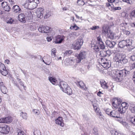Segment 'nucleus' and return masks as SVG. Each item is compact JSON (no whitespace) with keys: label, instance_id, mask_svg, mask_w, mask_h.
Instances as JSON below:
<instances>
[{"label":"nucleus","instance_id":"nucleus-1","mask_svg":"<svg viewBox=\"0 0 135 135\" xmlns=\"http://www.w3.org/2000/svg\"><path fill=\"white\" fill-rule=\"evenodd\" d=\"M39 3V0H27L23 5L27 9L32 10L35 8Z\"/></svg>","mask_w":135,"mask_h":135},{"label":"nucleus","instance_id":"nucleus-2","mask_svg":"<svg viewBox=\"0 0 135 135\" xmlns=\"http://www.w3.org/2000/svg\"><path fill=\"white\" fill-rule=\"evenodd\" d=\"M129 73V71L125 69L120 70H116L114 71V73L117 76L119 81H120L123 78L128 75Z\"/></svg>","mask_w":135,"mask_h":135},{"label":"nucleus","instance_id":"nucleus-3","mask_svg":"<svg viewBox=\"0 0 135 135\" xmlns=\"http://www.w3.org/2000/svg\"><path fill=\"white\" fill-rule=\"evenodd\" d=\"M132 46V42L131 40L128 39L126 40H122L119 42L118 47L123 48L125 47Z\"/></svg>","mask_w":135,"mask_h":135},{"label":"nucleus","instance_id":"nucleus-4","mask_svg":"<svg viewBox=\"0 0 135 135\" xmlns=\"http://www.w3.org/2000/svg\"><path fill=\"white\" fill-rule=\"evenodd\" d=\"M86 52L84 51H81L79 54H76L75 55L76 57V61L77 63H79L81 60L85 59L86 57Z\"/></svg>","mask_w":135,"mask_h":135},{"label":"nucleus","instance_id":"nucleus-5","mask_svg":"<svg viewBox=\"0 0 135 135\" xmlns=\"http://www.w3.org/2000/svg\"><path fill=\"white\" fill-rule=\"evenodd\" d=\"M10 131L9 126L6 125H0V132L3 134H7Z\"/></svg>","mask_w":135,"mask_h":135},{"label":"nucleus","instance_id":"nucleus-6","mask_svg":"<svg viewBox=\"0 0 135 135\" xmlns=\"http://www.w3.org/2000/svg\"><path fill=\"white\" fill-rule=\"evenodd\" d=\"M83 43V40L81 39H78L73 44V46L75 49H79L82 45Z\"/></svg>","mask_w":135,"mask_h":135},{"label":"nucleus","instance_id":"nucleus-7","mask_svg":"<svg viewBox=\"0 0 135 135\" xmlns=\"http://www.w3.org/2000/svg\"><path fill=\"white\" fill-rule=\"evenodd\" d=\"M112 103L113 106L115 108H118L120 104L122 102V100L120 98H117L113 99Z\"/></svg>","mask_w":135,"mask_h":135},{"label":"nucleus","instance_id":"nucleus-8","mask_svg":"<svg viewBox=\"0 0 135 135\" xmlns=\"http://www.w3.org/2000/svg\"><path fill=\"white\" fill-rule=\"evenodd\" d=\"M97 44H98L100 49H104L105 48L104 44L102 41L101 37L99 36L97 38Z\"/></svg>","mask_w":135,"mask_h":135},{"label":"nucleus","instance_id":"nucleus-9","mask_svg":"<svg viewBox=\"0 0 135 135\" xmlns=\"http://www.w3.org/2000/svg\"><path fill=\"white\" fill-rule=\"evenodd\" d=\"M0 72L2 74L6 76L8 74V72L6 70L5 65L0 62Z\"/></svg>","mask_w":135,"mask_h":135},{"label":"nucleus","instance_id":"nucleus-10","mask_svg":"<svg viewBox=\"0 0 135 135\" xmlns=\"http://www.w3.org/2000/svg\"><path fill=\"white\" fill-rule=\"evenodd\" d=\"M44 9L41 8H38L37 9L36 11L37 16L38 18L41 19L42 18L43 16V13Z\"/></svg>","mask_w":135,"mask_h":135},{"label":"nucleus","instance_id":"nucleus-11","mask_svg":"<svg viewBox=\"0 0 135 135\" xmlns=\"http://www.w3.org/2000/svg\"><path fill=\"white\" fill-rule=\"evenodd\" d=\"M64 38L63 36L58 35L55 37L54 42L55 44H60L64 40Z\"/></svg>","mask_w":135,"mask_h":135},{"label":"nucleus","instance_id":"nucleus-12","mask_svg":"<svg viewBox=\"0 0 135 135\" xmlns=\"http://www.w3.org/2000/svg\"><path fill=\"white\" fill-rule=\"evenodd\" d=\"M2 6L5 11L9 12L10 11V8L6 2H3L1 4Z\"/></svg>","mask_w":135,"mask_h":135},{"label":"nucleus","instance_id":"nucleus-13","mask_svg":"<svg viewBox=\"0 0 135 135\" xmlns=\"http://www.w3.org/2000/svg\"><path fill=\"white\" fill-rule=\"evenodd\" d=\"M59 86L64 92L68 86L67 83L64 81H61L60 83Z\"/></svg>","mask_w":135,"mask_h":135},{"label":"nucleus","instance_id":"nucleus-14","mask_svg":"<svg viewBox=\"0 0 135 135\" xmlns=\"http://www.w3.org/2000/svg\"><path fill=\"white\" fill-rule=\"evenodd\" d=\"M122 58V55H120L119 54H117L115 55L114 59L116 62L119 63Z\"/></svg>","mask_w":135,"mask_h":135},{"label":"nucleus","instance_id":"nucleus-15","mask_svg":"<svg viewBox=\"0 0 135 135\" xmlns=\"http://www.w3.org/2000/svg\"><path fill=\"white\" fill-rule=\"evenodd\" d=\"M12 8L13 11L15 13H18L21 12L22 11L21 8H20L19 6L17 5L14 6Z\"/></svg>","mask_w":135,"mask_h":135},{"label":"nucleus","instance_id":"nucleus-16","mask_svg":"<svg viewBox=\"0 0 135 135\" xmlns=\"http://www.w3.org/2000/svg\"><path fill=\"white\" fill-rule=\"evenodd\" d=\"M76 84L78 86H79L82 89L84 90L86 89L85 85L82 81H78Z\"/></svg>","mask_w":135,"mask_h":135},{"label":"nucleus","instance_id":"nucleus-17","mask_svg":"<svg viewBox=\"0 0 135 135\" xmlns=\"http://www.w3.org/2000/svg\"><path fill=\"white\" fill-rule=\"evenodd\" d=\"M26 16L23 13H21L18 15V20L19 21L23 23H25Z\"/></svg>","mask_w":135,"mask_h":135},{"label":"nucleus","instance_id":"nucleus-18","mask_svg":"<svg viewBox=\"0 0 135 135\" xmlns=\"http://www.w3.org/2000/svg\"><path fill=\"white\" fill-rule=\"evenodd\" d=\"M56 123V124L60 125L61 126L63 127L64 124L63 123L62 118V117H58L55 120Z\"/></svg>","mask_w":135,"mask_h":135},{"label":"nucleus","instance_id":"nucleus-19","mask_svg":"<svg viewBox=\"0 0 135 135\" xmlns=\"http://www.w3.org/2000/svg\"><path fill=\"white\" fill-rule=\"evenodd\" d=\"M106 45L109 47H113L115 45V42L114 41H110L109 40H107L105 42Z\"/></svg>","mask_w":135,"mask_h":135},{"label":"nucleus","instance_id":"nucleus-20","mask_svg":"<svg viewBox=\"0 0 135 135\" xmlns=\"http://www.w3.org/2000/svg\"><path fill=\"white\" fill-rule=\"evenodd\" d=\"M93 106L94 110L98 114H99L100 116H101V113L99 110V109L98 108L97 105L96 104L93 103V101L91 102Z\"/></svg>","mask_w":135,"mask_h":135},{"label":"nucleus","instance_id":"nucleus-21","mask_svg":"<svg viewBox=\"0 0 135 135\" xmlns=\"http://www.w3.org/2000/svg\"><path fill=\"white\" fill-rule=\"evenodd\" d=\"M44 58L46 62L45 64L46 65H49L51 63L52 60L50 57L49 56H45L44 57Z\"/></svg>","mask_w":135,"mask_h":135},{"label":"nucleus","instance_id":"nucleus-22","mask_svg":"<svg viewBox=\"0 0 135 135\" xmlns=\"http://www.w3.org/2000/svg\"><path fill=\"white\" fill-rule=\"evenodd\" d=\"M109 116L112 117L118 118V113L115 110H112Z\"/></svg>","mask_w":135,"mask_h":135},{"label":"nucleus","instance_id":"nucleus-23","mask_svg":"<svg viewBox=\"0 0 135 135\" xmlns=\"http://www.w3.org/2000/svg\"><path fill=\"white\" fill-rule=\"evenodd\" d=\"M101 86L104 89H107L108 88L107 83L103 80H101L100 81Z\"/></svg>","mask_w":135,"mask_h":135},{"label":"nucleus","instance_id":"nucleus-24","mask_svg":"<svg viewBox=\"0 0 135 135\" xmlns=\"http://www.w3.org/2000/svg\"><path fill=\"white\" fill-rule=\"evenodd\" d=\"M64 92L69 95L72 94L73 93L72 89L69 86H68L65 90H64Z\"/></svg>","mask_w":135,"mask_h":135},{"label":"nucleus","instance_id":"nucleus-25","mask_svg":"<svg viewBox=\"0 0 135 135\" xmlns=\"http://www.w3.org/2000/svg\"><path fill=\"white\" fill-rule=\"evenodd\" d=\"M49 80L52 84L55 85H57V80L56 78L51 77H49Z\"/></svg>","mask_w":135,"mask_h":135},{"label":"nucleus","instance_id":"nucleus-26","mask_svg":"<svg viewBox=\"0 0 135 135\" xmlns=\"http://www.w3.org/2000/svg\"><path fill=\"white\" fill-rule=\"evenodd\" d=\"M37 25L35 23L31 24L29 25V28L31 30H34L37 28Z\"/></svg>","mask_w":135,"mask_h":135},{"label":"nucleus","instance_id":"nucleus-27","mask_svg":"<svg viewBox=\"0 0 135 135\" xmlns=\"http://www.w3.org/2000/svg\"><path fill=\"white\" fill-rule=\"evenodd\" d=\"M108 28L105 26H104L102 27V32L105 34H107L109 32Z\"/></svg>","mask_w":135,"mask_h":135},{"label":"nucleus","instance_id":"nucleus-28","mask_svg":"<svg viewBox=\"0 0 135 135\" xmlns=\"http://www.w3.org/2000/svg\"><path fill=\"white\" fill-rule=\"evenodd\" d=\"M107 37L111 39H113L114 38V34L112 31H109V32L107 34Z\"/></svg>","mask_w":135,"mask_h":135},{"label":"nucleus","instance_id":"nucleus-29","mask_svg":"<svg viewBox=\"0 0 135 135\" xmlns=\"http://www.w3.org/2000/svg\"><path fill=\"white\" fill-rule=\"evenodd\" d=\"M107 51L102 50L100 51V52L99 55L100 56L105 57L107 56Z\"/></svg>","mask_w":135,"mask_h":135},{"label":"nucleus","instance_id":"nucleus-30","mask_svg":"<svg viewBox=\"0 0 135 135\" xmlns=\"http://www.w3.org/2000/svg\"><path fill=\"white\" fill-rule=\"evenodd\" d=\"M5 123H9L11 122L12 121V118L10 116L4 118Z\"/></svg>","mask_w":135,"mask_h":135},{"label":"nucleus","instance_id":"nucleus-31","mask_svg":"<svg viewBox=\"0 0 135 135\" xmlns=\"http://www.w3.org/2000/svg\"><path fill=\"white\" fill-rule=\"evenodd\" d=\"M51 15V12L48 11H47L45 13L44 18H47L50 17Z\"/></svg>","mask_w":135,"mask_h":135},{"label":"nucleus","instance_id":"nucleus-32","mask_svg":"<svg viewBox=\"0 0 135 135\" xmlns=\"http://www.w3.org/2000/svg\"><path fill=\"white\" fill-rule=\"evenodd\" d=\"M117 118L118 119L117 120L120 123L122 124L123 125H125L126 124V123L123 121V119L122 117H121L120 118L118 116V117Z\"/></svg>","mask_w":135,"mask_h":135},{"label":"nucleus","instance_id":"nucleus-33","mask_svg":"<svg viewBox=\"0 0 135 135\" xmlns=\"http://www.w3.org/2000/svg\"><path fill=\"white\" fill-rule=\"evenodd\" d=\"M102 65L104 68H109L110 66V65H109L108 62H105L102 63Z\"/></svg>","mask_w":135,"mask_h":135},{"label":"nucleus","instance_id":"nucleus-34","mask_svg":"<svg viewBox=\"0 0 135 135\" xmlns=\"http://www.w3.org/2000/svg\"><path fill=\"white\" fill-rule=\"evenodd\" d=\"M52 28L48 26H44V33H48L50 32Z\"/></svg>","mask_w":135,"mask_h":135},{"label":"nucleus","instance_id":"nucleus-35","mask_svg":"<svg viewBox=\"0 0 135 135\" xmlns=\"http://www.w3.org/2000/svg\"><path fill=\"white\" fill-rule=\"evenodd\" d=\"M126 109L125 108H123L119 106V108L118 109V111L120 112V113L121 114L124 113L126 110Z\"/></svg>","mask_w":135,"mask_h":135},{"label":"nucleus","instance_id":"nucleus-36","mask_svg":"<svg viewBox=\"0 0 135 135\" xmlns=\"http://www.w3.org/2000/svg\"><path fill=\"white\" fill-rule=\"evenodd\" d=\"M135 105L134 104H130V107H129V110L132 113H134L135 112L134 107Z\"/></svg>","mask_w":135,"mask_h":135},{"label":"nucleus","instance_id":"nucleus-37","mask_svg":"<svg viewBox=\"0 0 135 135\" xmlns=\"http://www.w3.org/2000/svg\"><path fill=\"white\" fill-rule=\"evenodd\" d=\"M92 47H94L93 49L96 52H98L99 51V46L98 44L92 45Z\"/></svg>","mask_w":135,"mask_h":135},{"label":"nucleus","instance_id":"nucleus-38","mask_svg":"<svg viewBox=\"0 0 135 135\" xmlns=\"http://www.w3.org/2000/svg\"><path fill=\"white\" fill-rule=\"evenodd\" d=\"M128 104L125 102H123L121 104V105L120 107H122L123 108H125L126 109H127L128 107Z\"/></svg>","mask_w":135,"mask_h":135},{"label":"nucleus","instance_id":"nucleus-39","mask_svg":"<svg viewBox=\"0 0 135 135\" xmlns=\"http://www.w3.org/2000/svg\"><path fill=\"white\" fill-rule=\"evenodd\" d=\"M20 116L24 119L25 120L27 119V114L26 113H23V112H22L20 113Z\"/></svg>","mask_w":135,"mask_h":135},{"label":"nucleus","instance_id":"nucleus-40","mask_svg":"<svg viewBox=\"0 0 135 135\" xmlns=\"http://www.w3.org/2000/svg\"><path fill=\"white\" fill-rule=\"evenodd\" d=\"M129 120L131 124L134 125L135 124V116L133 117H131L129 118Z\"/></svg>","mask_w":135,"mask_h":135},{"label":"nucleus","instance_id":"nucleus-41","mask_svg":"<svg viewBox=\"0 0 135 135\" xmlns=\"http://www.w3.org/2000/svg\"><path fill=\"white\" fill-rule=\"evenodd\" d=\"M2 92L4 94H6L7 92V90L5 86H2L0 88Z\"/></svg>","mask_w":135,"mask_h":135},{"label":"nucleus","instance_id":"nucleus-42","mask_svg":"<svg viewBox=\"0 0 135 135\" xmlns=\"http://www.w3.org/2000/svg\"><path fill=\"white\" fill-rule=\"evenodd\" d=\"M69 65H71L74 66L76 64V62H75V60L71 59L69 60Z\"/></svg>","mask_w":135,"mask_h":135},{"label":"nucleus","instance_id":"nucleus-43","mask_svg":"<svg viewBox=\"0 0 135 135\" xmlns=\"http://www.w3.org/2000/svg\"><path fill=\"white\" fill-rule=\"evenodd\" d=\"M56 52V50L54 48L52 49L51 50V55L53 58L55 56Z\"/></svg>","mask_w":135,"mask_h":135},{"label":"nucleus","instance_id":"nucleus-44","mask_svg":"<svg viewBox=\"0 0 135 135\" xmlns=\"http://www.w3.org/2000/svg\"><path fill=\"white\" fill-rule=\"evenodd\" d=\"M135 15V10H134L132 11L130 13L129 16L132 19L133 18H134Z\"/></svg>","mask_w":135,"mask_h":135},{"label":"nucleus","instance_id":"nucleus-45","mask_svg":"<svg viewBox=\"0 0 135 135\" xmlns=\"http://www.w3.org/2000/svg\"><path fill=\"white\" fill-rule=\"evenodd\" d=\"M77 3L79 6H82L84 5L85 3L83 0H78Z\"/></svg>","mask_w":135,"mask_h":135},{"label":"nucleus","instance_id":"nucleus-46","mask_svg":"<svg viewBox=\"0 0 135 135\" xmlns=\"http://www.w3.org/2000/svg\"><path fill=\"white\" fill-rule=\"evenodd\" d=\"M44 26H40L38 28V31L42 33H44L45 32L44 31Z\"/></svg>","mask_w":135,"mask_h":135},{"label":"nucleus","instance_id":"nucleus-47","mask_svg":"<svg viewBox=\"0 0 135 135\" xmlns=\"http://www.w3.org/2000/svg\"><path fill=\"white\" fill-rule=\"evenodd\" d=\"M80 28L77 26L75 24L73 26H71L70 27V29H74L75 30H76L79 29Z\"/></svg>","mask_w":135,"mask_h":135},{"label":"nucleus","instance_id":"nucleus-48","mask_svg":"<svg viewBox=\"0 0 135 135\" xmlns=\"http://www.w3.org/2000/svg\"><path fill=\"white\" fill-rule=\"evenodd\" d=\"M26 18L27 19H28V20L29 21H30L32 20V16L31 13L30 12L28 13V16H27Z\"/></svg>","mask_w":135,"mask_h":135},{"label":"nucleus","instance_id":"nucleus-49","mask_svg":"<svg viewBox=\"0 0 135 135\" xmlns=\"http://www.w3.org/2000/svg\"><path fill=\"white\" fill-rule=\"evenodd\" d=\"M127 62L128 60L127 59L124 58L122 57L120 63H121V64H123L126 63Z\"/></svg>","mask_w":135,"mask_h":135},{"label":"nucleus","instance_id":"nucleus-50","mask_svg":"<svg viewBox=\"0 0 135 135\" xmlns=\"http://www.w3.org/2000/svg\"><path fill=\"white\" fill-rule=\"evenodd\" d=\"M72 53V52L71 50H67L64 53V55L65 56H68L70 55Z\"/></svg>","mask_w":135,"mask_h":135},{"label":"nucleus","instance_id":"nucleus-51","mask_svg":"<svg viewBox=\"0 0 135 135\" xmlns=\"http://www.w3.org/2000/svg\"><path fill=\"white\" fill-rule=\"evenodd\" d=\"M17 135H24V132L20 129H18L17 131Z\"/></svg>","mask_w":135,"mask_h":135},{"label":"nucleus","instance_id":"nucleus-52","mask_svg":"<svg viewBox=\"0 0 135 135\" xmlns=\"http://www.w3.org/2000/svg\"><path fill=\"white\" fill-rule=\"evenodd\" d=\"M121 9V7H113V8H112L111 10L112 11H114L116 10H120Z\"/></svg>","mask_w":135,"mask_h":135},{"label":"nucleus","instance_id":"nucleus-53","mask_svg":"<svg viewBox=\"0 0 135 135\" xmlns=\"http://www.w3.org/2000/svg\"><path fill=\"white\" fill-rule=\"evenodd\" d=\"M112 111V110L111 109H107L105 110V111L106 113L109 116L110 114L111 111Z\"/></svg>","mask_w":135,"mask_h":135},{"label":"nucleus","instance_id":"nucleus-54","mask_svg":"<svg viewBox=\"0 0 135 135\" xmlns=\"http://www.w3.org/2000/svg\"><path fill=\"white\" fill-rule=\"evenodd\" d=\"M34 135H41V133L39 130H36L34 132Z\"/></svg>","mask_w":135,"mask_h":135},{"label":"nucleus","instance_id":"nucleus-55","mask_svg":"<svg viewBox=\"0 0 135 135\" xmlns=\"http://www.w3.org/2000/svg\"><path fill=\"white\" fill-rule=\"evenodd\" d=\"M99 28V27L98 26H93L90 28V29L92 30H94Z\"/></svg>","mask_w":135,"mask_h":135},{"label":"nucleus","instance_id":"nucleus-56","mask_svg":"<svg viewBox=\"0 0 135 135\" xmlns=\"http://www.w3.org/2000/svg\"><path fill=\"white\" fill-rule=\"evenodd\" d=\"M123 31L124 33L126 35H128L130 33V32L129 31L126 30H123Z\"/></svg>","mask_w":135,"mask_h":135},{"label":"nucleus","instance_id":"nucleus-57","mask_svg":"<svg viewBox=\"0 0 135 135\" xmlns=\"http://www.w3.org/2000/svg\"><path fill=\"white\" fill-rule=\"evenodd\" d=\"M18 82L20 83V85H21L23 86L24 89H25V88H26V86H24V85L23 83V82H22V81L21 80V79L18 80Z\"/></svg>","mask_w":135,"mask_h":135},{"label":"nucleus","instance_id":"nucleus-58","mask_svg":"<svg viewBox=\"0 0 135 135\" xmlns=\"http://www.w3.org/2000/svg\"><path fill=\"white\" fill-rule=\"evenodd\" d=\"M13 20L12 18H11L9 20L7 21V23H8L12 24L13 23Z\"/></svg>","mask_w":135,"mask_h":135},{"label":"nucleus","instance_id":"nucleus-59","mask_svg":"<svg viewBox=\"0 0 135 135\" xmlns=\"http://www.w3.org/2000/svg\"><path fill=\"white\" fill-rule=\"evenodd\" d=\"M130 59L132 61H134L135 60V55H133L131 56Z\"/></svg>","mask_w":135,"mask_h":135},{"label":"nucleus","instance_id":"nucleus-60","mask_svg":"<svg viewBox=\"0 0 135 135\" xmlns=\"http://www.w3.org/2000/svg\"><path fill=\"white\" fill-rule=\"evenodd\" d=\"M135 68V63L134 62L132 64V65L131 66L130 69L132 70L134 69Z\"/></svg>","mask_w":135,"mask_h":135},{"label":"nucleus","instance_id":"nucleus-61","mask_svg":"<svg viewBox=\"0 0 135 135\" xmlns=\"http://www.w3.org/2000/svg\"><path fill=\"white\" fill-rule=\"evenodd\" d=\"M5 121L4 120V118H0V123H5Z\"/></svg>","mask_w":135,"mask_h":135},{"label":"nucleus","instance_id":"nucleus-62","mask_svg":"<svg viewBox=\"0 0 135 135\" xmlns=\"http://www.w3.org/2000/svg\"><path fill=\"white\" fill-rule=\"evenodd\" d=\"M106 6L107 7H109L110 6L111 7H112V6H113V5L112 4H110L109 3H107L106 4Z\"/></svg>","mask_w":135,"mask_h":135},{"label":"nucleus","instance_id":"nucleus-63","mask_svg":"<svg viewBox=\"0 0 135 135\" xmlns=\"http://www.w3.org/2000/svg\"><path fill=\"white\" fill-rule=\"evenodd\" d=\"M103 94V93L100 91H99L97 93V95L100 97H101V95Z\"/></svg>","mask_w":135,"mask_h":135},{"label":"nucleus","instance_id":"nucleus-64","mask_svg":"<svg viewBox=\"0 0 135 135\" xmlns=\"http://www.w3.org/2000/svg\"><path fill=\"white\" fill-rule=\"evenodd\" d=\"M47 41H50L52 40V38H51V37H47Z\"/></svg>","mask_w":135,"mask_h":135}]
</instances>
